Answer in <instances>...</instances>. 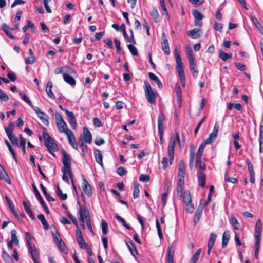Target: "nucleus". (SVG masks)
Segmentation results:
<instances>
[{
  "instance_id": "nucleus-63",
  "label": "nucleus",
  "mask_w": 263,
  "mask_h": 263,
  "mask_svg": "<svg viewBox=\"0 0 263 263\" xmlns=\"http://www.w3.org/2000/svg\"><path fill=\"white\" fill-rule=\"evenodd\" d=\"M168 191H166L162 195L161 201L163 206H165L166 203V200L168 197Z\"/></svg>"
},
{
  "instance_id": "nucleus-18",
  "label": "nucleus",
  "mask_w": 263,
  "mask_h": 263,
  "mask_svg": "<svg viewBox=\"0 0 263 263\" xmlns=\"http://www.w3.org/2000/svg\"><path fill=\"white\" fill-rule=\"evenodd\" d=\"M184 179H177V195H182L184 192Z\"/></svg>"
},
{
  "instance_id": "nucleus-26",
  "label": "nucleus",
  "mask_w": 263,
  "mask_h": 263,
  "mask_svg": "<svg viewBox=\"0 0 263 263\" xmlns=\"http://www.w3.org/2000/svg\"><path fill=\"white\" fill-rule=\"evenodd\" d=\"M164 118L162 114H160L158 117V133L164 132Z\"/></svg>"
},
{
  "instance_id": "nucleus-6",
  "label": "nucleus",
  "mask_w": 263,
  "mask_h": 263,
  "mask_svg": "<svg viewBox=\"0 0 263 263\" xmlns=\"http://www.w3.org/2000/svg\"><path fill=\"white\" fill-rule=\"evenodd\" d=\"M63 157L62 162L63 166L62 169L66 170L67 172H68V175L70 179H72V172L71 167V159L70 155L67 153L65 151L63 152Z\"/></svg>"
},
{
  "instance_id": "nucleus-44",
  "label": "nucleus",
  "mask_w": 263,
  "mask_h": 263,
  "mask_svg": "<svg viewBox=\"0 0 263 263\" xmlns=\"http://www.w3.org/2000/svg\"><path fill=\"white\" fill-rule=\"evenodd\" d=\"M57 195L60 197V198L62 200H65L67 198V195L66 194H63L62 193V190L60 188L59 186L58 185L57 190H56Z\"/></svg>"
},
{
  "instance_id": "nucleus-3",
  "label": "nucleus",
  "mask_w": 263,
  "mask_h": 263,
  "mask_svg": "<svg viewBox=\"0 0 263 263\" xmlns=\"http://www.w3.org/2000/svg\"><path fill=\"white\" fill-rule=\"evenodd\" d=\"M176 142L178 143L180 142V137L178 133H176L175 136L172 137L168 146V155L169 156V161L171 164L172 163L174 159L175 146Z\"/></svg>"
},
{
  "instance_id": "nucleus-57",
  "label": "nucleus",
  "mask_w": 263,
  "mask_h": 263,
  "mask_svg": "<svg viewBox=\"0 0 263 263\" xmlns=\"http://www.w3.org/2000/svg\"><path fill=\"white\" fill-rule=\"evenodd\" d=\"M127 46L130 52L134 56L138 55V52L136 47H135L134 45L132 44H129L127 45Z\"/></svg>"
},
{
  "instance_id": "nucleus-58",
  "label": "nucleus",
  "mask_w": 263,
  "mask_h": 263,
  "mask_svg": "<svg viewBox=\"0 0 263 263\" xmlns=\"http://www.w3.org/2000/svg\"><path fill=\"white\" fill-rule=\"evenodd\" d=\"M8 205H9V207L11 209L12 213L14 214L15 217L17 218L18 217V215L17 212H16V211L15 210L14 205L12 201L11 200H8Z\"/></svg>"
},
{
  "instance_id": "nucleus-28",
  "label": "nucleus",
  "mask_w": 263,
  "mask_h": 263,
  "mask_svg": "<svg viewBox=\"0 0 263 263\" xmlns=\"http://www.w3.org/2000/svg\"><path fill=\"white\" fill-rule=\"evenodd\" d=\"M199 29L198 28H194L187 32V35L192 39H197L200 37L199 34Z\"/></svg>"
},
{
  "instance_id": "nucleus-24",
  "label": "nucleus",
  "mask_w": 263,
  "mask_h": 263,
  "mask_svg": "<svg viewBox=\"0 0 263 263\" xmlns=\"http://www.w3.org/2000/svg\"><path fill=\"white\" fill-rule=\"evenodd\" d=\"M94 156L96 161L101 166H103V155L100 150L95 149L94 151Z\"/></svg>"
},
{
  "instance_id": "nucleus-48",
  "label": "nucleus",
  "mask_w": 263,
  "mask_h": 263,
  "mask_svg": "<svg viewBox=\"0 0 263 263\" xmlns=\"http://www.w3.org/2000/svg\"><path fill=\"white\" fill-rule=\"evenodd\" d=\"M19 137L20 139V146L22 148L23 154H26V150H25V145L26 143V140L23 137V136L22 134H20Z\"/></svg>"
},
{
  "instance_id": "nucleus-20",
  "label": "nucleus",
  "mask_w": 263,
  "mask_h": 263,
  "mask_svg": "<svg viewBox=\"0 0 263 263\" xmlns=\"http://www.w3.org/2000/svg\"><path fill=\"white\" fill-rule=\"evenodd\" d=\"M262 230V223L260 219H258L255 226L254 236L260 237Z\"/></svg>"
},
{
  "instance_id": "nucleus-56",
  "label": "nucleus",
  "mask_w": 263,
  "mask_h": 263,
  "mask_svg": "<svg viewBox=\"0 0 263 263\" xmlns=\"http://www.w3.org/2000/svg\"><path fill=\"white\" fill-rule=\"evenodd\" d=\"M77 240V242L79 245V247L81 249H87V248L88 247V244H87L85 242L84 238H81V239H78Z\"/></svg>"
},
{
  "instance_id": "nucleus-23",
  "label": "nucleus",
  "mask_w": 263,
  "mask_h": 263,
  "mask_svg": "<svg viewBox=\"0 0 263 263\" xmlns=\"http://www.w3.org/2000/svg\"><path fill=\"white\" fill-rule=\"evenodd\" d=\"M203 209V207H199L196 210L194 217V223L195 225H196L199 221L202 215Z\"/></svg>"
},
{
  "instance_id": "nucleus-32",
  "label": "nucleus",
  "mask_w": 263,
  "mask_h": 263,
  "mask_svg": "<svg viewBox=\"0 0 263 263\" xmlns=\"http://www.w3.org/2000/svg\"><path fill=\"white\" fill-rule=\"evenodd\" d=\"M52 84L51 82H48L46 88V92L48 96L51 98H54V95L52 91Z\"/></svg>"
},
{
  "instance_id": "nucleus-64",
  "label": "nucleus",
  "mask_w": 263,
  "mask_h": 263,
  "mask_svg": "<svg viewBox=\"0 0 263 263\" xmlns=\"http://www.w3.org/2000/svg\"><path fill=\"white\" fill-rule=\"evenodd\" d=\"M127 171L123 167H118L117 170V173L121 176H124L126 174Z\"/></svg>"
},
{
  "instance_id": "nucleus-29",
  "label": "nucleus",
  "mask_w": 263,
  "mask_h": 263,
  "mask_svg": "<svg viewBox=\"0 0 263 263\" xmlns=\"http://www.w3.org/2000/svg\"><path fill=\"white\" fill-rule=\"evenodd\" d=\"M251 20L253 24L255 25L256 28L258 30L259 32L263 35V27L259 23L257 18L255 16L252 17Z\"/></svg>"
},
{
  "instance_id": "nucleus-13",
  "label": "nucleus",
  "mask_w": 263,
  "mask_h": 263,
  "mask_svg": "<svg viewBox=\"0 0 263 263\" xmlns=\"http://www.w3.org/2000/svg\"><path fill=\"white\" fill-rule=\"evenodd\" d=\"M82 189L85 194L90 197L92 194V191L90 185L88 183L84 176L82 177Z\"/></svg>"
},
{
  "instance_id": "nucleus-10",
  "label": "nucleus",
  "mask_w": 263,
  "mask_h": 263,
  "mask_svg": "<svg viewBox=\"0 0 263 263\" xmlns=\"http://www.w3.org/2000/svg\"><path fill=\"white\" fill-rule=\"evenodd\" d=\"M218 130L219 125L217 123H215L213 128V131L210 134L209 137L204 141V142H203V143L206 145L213 142L217 137Z\"/></svg>"
},
{
  "instance_id": "nucleus-33",
  "label": "nucleus",
  "mask_w": 263,
  "mask_h": 263,
  "mask_svg": "<svg viewBox=\"0 0 263 263\" xmlns=\"http://www.w3.org/2000/svg\"><path fill=\"white\" fill-rule=\"evenodd\" d=\"M151 15L152 16L155 22L157 23L160 21V15L156 8H154L152 9L151 12Z\"/></svg>"
},
{
  "instance_id": "nucleus-9",
  "label": "nucleus",
  "mask_w": 263,
  "mask_h": 263,
  "mask_svg": "<svg viewBox=\"0 0 263 263\" xmlns=\"http://www.w3.org/2000/svg\"><path fill=\"white\" fill-rule=\"evenodd\" d=\"M174 52L176 62V70L178 73H179L184 71L182 67L181 58L180 54V52L177 48L175 49Z\"/></svg>"
},
{
  "instance_id": "nucleus-51",
  "label": "nucleus",
  "mask_w": 263,
  "mask_h": 263,
  "mask_svg": "<svg viewBox=\"0 0 263 263\" xmlns=\"http://www.w3.org/2000/svg\"><path fill=\"white\" fill-rule=\"evenodd\" d=\"M201 252V249H199L197 250L195 254L192 257L191 259V263H196L198 261L200 254Z\"/></svg>"
},
{
  "instance_id": "nucleus-59",
  "label": "nucleus",
  "mask_w": 263,
  "mask_h": 263,
  "mask_svg": "<svg viewBox=\"0 0 263 263\" xmlns=\"http://www.w3.org/2000/svg\"><path fill=\"white\" fill-rule=\"evenodd\" d=\"M186 54L189 60L195 59L193 54V50L191 47H187L186 48Z\"/></svg>"
},
{
  "instance_id": "nucleus-53",
  "label": "nucleus",
  "mask_w": 263,
  "mask_h": 263,
  "mask_svg": "<svg viewBox=\"0 0 263 263\" xmlns=\"http://www.w3.org/2000/svg\"><path fill=\"white\" fill-rule=\"evenodd\" d=\"M127 246L129 250H130V253L133 256H135L138 254L137 251L132 242H130L129 243H127Z\"/></svg>"
},
{
  "instance_id": "nucleus-39",
  "label": "nucleus",
  "mask_w": 263,
  "mask_h": 263,
  "mask_svg": "<svg viewBox=\"0 0 263 263\" xmlns=\"http://www.w3.org/2000/svg\"><path fill=\"white\" fill-rule=\"evenodd\" d=\"M37 218L42 222V223L44 227V228L45 230H48L49 229V224H48V223L45 218L44 215L42 214H39L37 216Z\"/></svg>"
},
{
  "instance_id": "nucleus-45",
  "label": "nucleus",
  "mask_w": 263,
  "mask_h": 263,
  "mask_svg": "<svg viewBox=\"0 0 263 263\" xmlns=\"http://www.w3.org/2000/svg\"><path fill=\"white\" fill-rule=\"evenodd\" d=\"M101 229L102 231V234L104 236H105L107 233L108 226L107 223L104 220H102Z\"/></svg>"
},
{
  "instance_id": "nucleus-19",
  "label": "nucleus",
  "mask_w": 263,
  "mask_h": 263,
  "mask_svg": "<svg viewBox=\"0 0 263 263\" xmlns=\"http://www.w3.org/2000/svg\"><path fill=\"white\" fill-rule=\"evenodd\" d=\"M185 165L183 160H180L179 163L178 179H184Z\"/></svg>"
},
{
  "instance_id": "nucleus-35",
  "label": "nucleus",
  "mask_w": 263,
  "mask_h": 263,
  "mask_svg": "<svg viewBox=\"0 0 263 263\" xmlns=\"http://www.w3.org/2000/svg\"><path fill=\"white\" fill-rule=\"evenodd\" d=\"M230 232L229 231H225L222 236V247L224 248L228 243L230 239Z\"/></svg>"
},
{
  "instance_id": "nucleus-41",
  "label": "nucleus",
  "mask_w": 263,
  "mask_h": 263,
  "mask_svg": "<svg viewBox=\"0 0 263 263\" xmlns=\"http://www.w3.org/2000/svg\"><path fill=\"white\" fill-rule=\"evenodd\" d=\"M216 239V235L213 233L210 234L208 241V248L213 247Z\"/></svg>"
},
{
  "instance_id": "nucleus-37",
  "label": "nucleus",
  "mask_w": 263,
  "mask_h": 263,
  "mask_svg": "<svg viewBox=\"0 0 263 263\" xmlns=\"http://www.w3.org/2000/svg\"><path fill=\"white\" fill-rule=\"evenodd\" d=\"M219 56L220 58L223 61H226L228 59H230L232 57V53H227L220 50L219 51Z\"/></svg>"
},
{
  "instance_id": "nucleus-52",
  "label": "nucleus",
  "mask_w": 263,
  "mask_h": 263,
  "mask_svg": "<svg viewBox=\"0 0 263 263\" xmlns=\"http://www.w3.org/2000/svg\"><path fill=\"white\" fill-rule=\"evenodd\" d=\"M160 4L162 10L163 12V14L166 15L167 18H169V14L166 7L164 0H160Z\"/></svg>"
},
{
  "instance_id": "nucleus-50",
  "label": "nucleus",
  "mask_w": 263,
  "mask_h": 263,
  "mask_svg": "<svg viewBox=\"0 0 263 263\" xmlns=\"http://www.w3.org/2000/svg\"><path fill=\"white\" fill-rule=\"evenodd\" d=\"M5 143L6 145L7 146L9 152L12 154L13 159L16 161L17 159H16V157L14 149H13L12 146L11 145L10 143L7 140H5Z\"/></svg>"
},
{
  "instance_id": "nucleus-1",
  "label": "nucleus",
  "mask_w": 263,
  "mask_h": 263,
  "mask_svg": "<svg viewBox=\"0 0 263 263\" xmlns=\"http://www.w3.org/2000/svg\"><path fill=\"white\" fill-rule=\"evenodd\" d=\"M42 137L44 139L45 146L49 152L54 156L55 154L52 151H57L58 149V145L51 137L46 132L45 129L42 132Z\"/></svg>"
},
{
  "instance_id": "nucleus-43",
  "label": "nucleus",
  "mask_w": 263,
  "mask_h": 263,
  "mask_svg": "<svg viewBox=\"0 0 263 263\" xmlns=\"http://www.w3.org/2000/svg\"><path fill=\"white\" fill-rule=\"evenodd\" d=\"M259 152H263V126L260 127V136H259Z\"/></svg>"
},
{
  "instance_id": "nucleus-47",
  "label": "nucleus",
  "mask_w": 263,
  "mask_h": 263,
  "mask_svg": "<svg viewBox=\"0 0 263 263\" xmlns=\"http://www.w3.org/2000/svg\"><path fill=\"white\" fill-rule=\"evenodd\" d=\"M2 258L4 261L6 263H11L12 261L11 257L5 251H3Z\"/></svg>"
},
{
  "instance_id": "nucleus-36",
  "label": "nucleus",
  "mask_w": 263,
  "mask_h": 263,
  "mask_svg": "<svg viewBox=\"0 0 263 263\" xmlns=\"http://www.w3.org/2000/svg\"><path fill=\"white\" fill-rule=\"evenodd\" d=\"M32 187L33 189L35 195L36 197V198H37L38 200L39 201V202H40V203L41 204H44L45 201H44L43 198L41 196V195H40V194L37 189L36 188V186L34 184H32Z\"/></svg>"
},
{
  "instance_id": "nucleus-7",
  "label": "nucleus",
  "mask_w": 263,
  "mask_h": 263,
  "mask_svg": "<svg viewBox=\"0 0 263 263\" xmlns=\"http://www.w3.org/2000/svg\"><path fill=\"white\" fill-rule=\"evenodd\" d=\"M77 204L78 216L79 219L82 220V219H86L89 218V213L87 208L86 206L83 208L79 201L77 202Z\"/></svg>"
},
{
  "instance_id": "nucleus-2",
  "label": "nucleus",
  "mask_w": 263,
  "mask_h": 263,
  "mask_svg": "<svg viewBox=\"0 0 263 263\" xmlns=\"http://www.w3.org/2000/svg\"><path fill=\"white\" fill-rule=\"evenodd\" d=\"M178 198L182 200L186 206V211L190 213L194 211V206L192 202V198L190 191L189 190H185L182 195L178 196Z\"/></svg>"
},
{
  "instance_id": "nucleus-21",
  "label": "nucleus",
  "mask_w": 263,
  "mask_h": 263,
  "mask_svg": "<svg viewBox=\"0 0 263 263\" xmlns=\"http://www.w3.org/2000/svg\"><path fill=\"white\" fill-rule=\"evenodd\" d=\"M198 181L199 185L201 187H204L206 183V174L204 171H199L198 176Z\"/></svg>"
},
{
  "instance_id": "nucleus-14",
  "label": "nucleus",
  "mask_w": 263,
  "mask_h": 263,
  "mask_svg": "<svg viewBox=\"0 0 263 263\" xmlns=\"http://www.w3.org/2000/svg\"><path fill=\"white\" fill-rule=\"evenodd\" d=\"M192 14L195 18V25L199 27L201 26L202 24L201 20L203 18L204 16L197 10H193Z\"/></svg>"
},
{
  "instance_id": "nucleus-16",
  "label": "nucleus",
  "mask_w": 263,
  "mask_h": 263,
  "mask_svg": "<svg viewBox=\"0 0 263 263\" xmlns=\"http://www.w3.org/2000/svg\"><path fill=\"white\" fill-rule=\"evenodd\" d=\"M175 247L173 245L170 246L167 249L166 261L168 263H174V255Z\"/></svg>"
},
{
  "instance_id": "nucleus-4",
  "label": "nucleus",
  "mask_w": 263,
  "mask_h": 263,
  "mask_svg": "<svg viewBox=\"0 0 263 263\" xmlns=\"http://www.w3.org/2000/svg\"><path fill=\"white\" fill-rule=\"evenodd\" d=\"M144 84L145 95L148 102L152 104L155 103L156 98V92L152 89L150 84L147 81H144Z\"/></svg>"
},
{
  "instance_id": "nucleus-31",
  "label": "nucleus",
  "mask_w": 263,
  "mask_h": 263,
  "mask_svg": "<svg viewBox=\"0 0 263 263\" xmlns=\"http://www.w3.org/2000/svg\"><path fill=\"white\" fill-rule=\"evenodd\" d=\"M14 129V124L13 122H10L8 126L7 127L5 128V130L7 136H9L11 135H13V132Z\"/></svg>"
},
{
  "instance_id": "nucleus-54",
  "label": "nucleus",
  "mask_w": 263,
  "mask_h": 263,
  "mask_svg": "<svg viewBox=\"0 0 263 263\" xmlns=\"http://www.w3.org/2000/svg\"><path fill=\"white\" fill-rule=\"evenodd\" d=\"M51 234H52L54 241L55 243L62 240V239L61 238V237H60L59 233L57 231V230H54V231H52Z\"/></svg>"
},
{
  "instance_id": "nucleus-15",
  "label": "nucleus",
  "mask_w": 263,
  "mask_h": 263,
  "mask_svg": "<svg viewBox=\"0 0 263 263\" xmlns=\"http://www.w3.org/2000/svg\"><path fill=\"white\" fill-rule=\"evenodd\" d=\"M28 248L29 253L31 256V258L33 260V262H35V260H37L39 258L38 250L33 243H29Z\"/></svg>"
},
{
  "instance_id": "nucleus-17",
  "label": "nucleus",
  "mask_w": 263,
  "mask_h": 263,
  "mask_svg": "<svg viewBox=\"0 0 263 263\" xmlns=\"http://www.w3.org/2000/svg\"><path fill=\"white\" fill-rule=\"evenodd\" d=\"M191 70L193 72L194 78H196L198 75V70L195 59L189 60Z\"/></svg>"
},
{
  "instance_id": "nucleus-40",
  "label": "nucleus",
  "mask_w": 263,
  "mask_h": 263,
  "mask_svg": "<svg viewBox=\"0 0 263 263\" xmlns=\"http://www.w3.org/2000/svg\"><path fill=\"white\" fill-rule=\"evenodd\" d=\"M19 95L21 98L26 102L32 108L34 106L32 105L30 99L25 93L20 92Z\"/></svg>"
},
{
  "instance_id": "nucleus-12",
  "label": "nucleus",
  "mask_w": 263,
  "mask_h": 263,
  "mask_svg": "<svg viewBox=\"0 0 263 263\" xmlns=\"http://www.w3.org/2000/svg\"><path fill=\"white\" fill-rule=\"evenodd\" d=\"M65 135L67 136L69 144L74 149L78 150V145L76 142L73 133L71 130L67 131Z\"/></svg>"
},
{
  "instance_id": "nucleus-8",
  "label": "nucleus",
  "mask_w": 263,
  "mask_h": 263,
  "mask_svg": "<svg viewBox=\"0 0 263 263\" xmlns=\"http://www.w3.org/2000/svg\"><path fill=\"white\" fill-rule=\"evenodd\" d=\"M32 109L36 114L37 117L40 119L42 122L46 126L49 124L48 120V116L44 112L42 111L40 108L37 106H34Z\"/></svg>"
},
{
  "instance_id": "nucleus-5",
  "label": "nucleus",
  "mask_w": 263,
  "mask_h": 263,
  "mask_svg": "<svg viewBox=\"0 0 263 263\" xmlns=\"http://www.w3.org/2000/svg\"><path fill=\"white\" fill-rule=\"evenodd\" d=\"M55 124L59 132L65 134L67 131H70L67 128V125L60 113L56 112L55 114Z\"/></svg>"
},
{
  "instance_id": "nucleus-22",
  "label": "nucleus",
  "mask_w": 263,
  "mask_h": 263,
  "mask_svg": "<svg viewBox=\"0 0 263 263\" xmlns=\"http://www.w3.org/2000/svg\"><path fill=\"white\" fill-rule=\"evenodd\" d=\"M0 179L5 180L6 182L9 183V184H11V180L4 170V167L0 165Z\"/></svg>"
},
{
  "instance_id": "nucleus-60",
  "label": "nucleus",
  "mask_w": 263,
  "mask_h": 263,
  "mask_svg": "<svg viewBox=\"0 0 263 263\" xmlns=\"http://www.w3.org/2000/svg\"><path fill=\"white\" fill-rule=\"evenodd\" d=\"M35 62V58L34 55H30L25 59V63L27 64H32Z\"/></svg>"
},
{
  "instance_id": "nucleus-62",
  "label": "nucleus",
  "mask_w": 263,
  "mask_h": 263,
  "mask_svg": "<svg viewBox=\"0 0 263 263\" xmlns=\"http://www.w3.org/2000/svg\"><path fill=\"white\" fill-rule=\"evenodd\" d=\"M150 177L148 175L141 174L139 177V180L143 182H147L149 181Z\"/></svg>"
},
{
  "instance_id": "nucleus-11",
  "label": "nucleus",
  "mask_w": 263,
  "mask_h": 263,
  "mask_svg": "<svg viewBox=\"0 0 263 263\" xmlns=\"http://www.w3.org/2000/svg\"><path fill=\"white\" fill-rule=\"evenodd\" d=\"M83 136H80L79 140H84L85 143L90 144L92 142V135L86 127L83 128Z\"/></svg>"
},
{
  "instance_id": "nucleus-49",
  "label": "nucleus",
  "mask_w": 263,
  "mask_h": 263,
  "mask_svg": "<svg viewBox=\"0 0 263 263\" xmlns=\"http://www.w3.org/2000/svg\"><path fill=\"white\" fill-rule=\"evenodd\" d=\"M206 146V144L202 142L200 145L199 146V147L198 149L197 154V158H198V159H201L204 149Z\"/></svg>"
},
{
  "instance_id": "nucleus-30",
  "label": "nucleus",
  "mask_w": 263,
  "mask_h": 263,
  "mask_svg": "<svg viewBox=\"0 0 263 263\" xmlns=\"http://www.w3.org/2000/svg\"><path fill=\"white\" fill-rule=\"evenodd\" d=\"M148 76H149V79L152 81H154L158 85V86L159 88L162 87V83H161L159 78L156 74H155L154 73H153L152 72H149L148 73Z\"/></svg>"
},
{
  "instance_id": "nucleus-61",
  "label": "nucleus",
  "mask_w": 263,
  "mask_h": 263,
  "mask_svg": "<svg viewBox=\"0 0 263 263\" xmlns=\"http://www.w3.org/2000/svg\"><path fill=\"white\" fill-rule=\"evenodd\" d=\"M9 140L13 145H18V139L14 135H11L9 136H8Z\"/></svg>"
},
{
  "instance_id": "nucleus-42",
  "label": "nucleus",
  "mask_w": 263,
  "mask_h": 263,
  "mask_svg": "<svg viewBox=\"0 0 263 263\" xmlns=\"http://www.w3.org/2000/svg\"><path fill=\"white\" fill-rule=\"evenodd\" d=\"M196 167L199 169V171H204L205 168V165L204 163L202 162L201 159H198V158H196Z\"/></svg>"
},
{
  "instance_id": "nucleus-46",
  "label": "nucleus",
  "mask_w": 263,
  "mask_h": 263,
  "mask_svg": "<svg viewBox=\"0 0 263 263\" xmlns=\"http://www.w3.org/2000/svg\"><path fill=\"white\" fill-rule=\"evenodd\" d=\"M11 241L14 243L15 245H18L19 243L18 239L16 236V231L15 230L11 231Z\"/></svg>"
},
{
  "instance_id": "nucleus-34",
  "label": "nucleus",
  "mask_w": 263,
  "mask_h": 263,
  "mask_svg": "<svg viewBox=\"0 0 263 263\" xmlns=\"http://www.w3.org/2000/svg\"><path fill=\"white\" fill-rule=\"evenodd\" d=\"M56 245L58 246L59 249L61 250L62 252L65 254H67L68 253V249L66 248L65 243L62 240L57 242Z\"/></svg>"
},
{
  "instance_id": "nucleus-38",
  "label": "nucleus",
  "mask_w": 263,
  "mask_h": 263,
  "mask_svg": "<svg viewBox=\"0 0 263 263\" xmlns=\"http://www.w3.org/2000/svg\"><path fill=\"white\" fill-rule=\"evenodd\" d=\"M230 223L232 224V226L233 227V228L237 230L239 229L240 224H239L237 219L233 215H231Z\"/></svg>"
},
{
  "instance_id": "nucleus-25",
  "label": "nucleus",
  "mask_w": 263,
  "mask_h": 263,
  "mask_svg": "<svg viewBox=\"0 0 263 263\" xmlns=\"http://www.w3.org/2000/svg\"><path fill=\"white\" fill-rule=\"evenodd\" d=\"M161 44L163 51L166 55H169L170 54V49L167 39L166 37H164Z\"/></svg>"
},
{
  "instance_id": "nucleus-27",
  "label": "nucleus",
  "mask_w": 263,
  "mask_h": 263,
  "mask_svg": "<svg viewBox=\"0 0 263 263\" xmlns=\"http://www.w3.org/2000/svg\"><path fill=\"white\" fill-rule=\"evenodd\" d=\"M63 75V79L67 83L72 86L75 85L76 81L72 76L65 73H64Z\"/></svg>"
},
{
  "instance_id": "nucleus-55",
  "label": "nucleus",
  "mask_w": 263,
  "mask_h": 263,
  "mask_svg": "<svg viewBox=\"0 0 263 263\" xmlns=\"http://www.w3.org/2000/svg\"><path fill=\"white\" fill-rule=\"evenodd\" d=\"M176 93L177 96V99L179 103H181L182 102V98H181V89L180 86H177L175 88Z\"/></svg>"
}]
</instances>
